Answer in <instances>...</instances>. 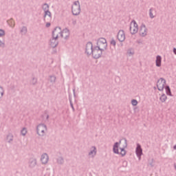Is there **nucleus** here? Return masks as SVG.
<instances>
[{
    "instance_id": "f257e3e1",
    "label": "nucleus",
    "mask_w": 176,
    "mask_h": 176,
    "mask_svg": "<svg viewBox=\"0 0 176 176\" xmlns=\"http://www.w3.org/2000/svg\"><path fill=\"white\" fill-rule=\"evenodd\" d=\"M120 144H122V140L114 143V144L113 145V152L116 155H120L122 157H124V156H126V153H127V152L126 151V148H127V142L124 140V145L122 147H120ZM119 147L120 152H119Z\"/></svg>"
},
{
    "instance_id": "f03ea898",
    "label": "nucleus",
    "mask_w": 176,
    "mask_h": 176,
    "mask_svg": "<svg viewBox=\"0 0 176 176\" xmlns=\"http://www.w3.org/2000/svg\"><path fill=\"white\" fill-rule=\"evenodd\" d=\"M36 133L38 137H45L47 134V126L43 123L36 126Z\"/></svg>"
},
{
    "instance_id": "7ed1b4c3",
    "label": "nucleus",
    "mask_w": 176,
    "mask_h": 176,
    "mask_svg": "<svg viewBox=\"0 0 176 176\" xmlns=\"http://www.w3.org/2000/svg\"><path fill=\"white\" fill-rule=\"evenodd\" d=\"M71 9L73 16H79V14H80V12H82V9L80 8V2L78 0L74 1Z\"/></svg>"
},
{
    "instance_id": "20e7f679",
    "label": "nucleus",
    "mask_w": 176,
    "mask_h": 176,
    "mask_svg": "<svg viewBox=\"0 0 176 176\" xmlns=\"http://www.w3.org/2000/svg\"><path fill=\"white\" fill-rule=\"evenodd\" d=\"M96 47H98L100 50H107L108 47V43H107V39L104 38H99L97 40V45Z\"/></svg>"
},
{
    "instance_id": "39448f33",
    "label": "nucleus",
    "mask_w": 176,
    "mask_h": 176,
    "mask_svg": "<svg viewBox=\"0 0 176 176\" xmlns=\"http://www.w3.org/2000/svg\"><path fill=\"white\" fill-rule=\"evenodd\" d=\"M97 156V147L96 146H91L88 150V157L89 159H94Z\"/></svg>"
},
{
    "instance_id": "423d86ee",
    "label": "nucleus",
    "mask_w": 176,
    "mask_h": 176,
    "mask_svg": "<svg viewBox=\"0 0 176 176\" xmlns=\"http://www.w3.org/2000/svg\"><path fill=\"white\" fill-rule=\"evenodd\" d=\"M102 52H104L103 50H100L98 47H94L91 54H92L94 58H100L102 56Z\"/></svg>"
},
{
    "instance_id": "0eeeda50",
    "label": "nucleus",
    "mask_w": 176,
    "mask_h": 176,
    "mask_svg": "<svg viewBox=\"0 0 176 176\" xmlns=\"http://www.w3.org/2000/svg\"><path fill=\"white\" fill-rule=\"evenodd\" d=\"M130 32L132 35H134L138 32V24L137 22L133 20L131 22L130 24Z\"/></svg>"
},
{
    "instance_id": "6e6552de",
    "label": "nucleus",
    "mask_w": 176,
    "mask_h": 176,
    "mask_svg": "<svg viewBox=\"0 0 176 176\" xmlns=\"http://www.w3.org/2000/svg\"><path fill=\"white\" fill-rule=\"evenodd\" d=\"M139 35L142 38H145L148 35V28L145 24H142L139 28Z\"/></svg>"
},
{
    "instance_id": "1a4fd4ad",
    "label": "nucleus",
    "mask_w": 176,
    "mask_h": 176,
    "mask_svg": "<svg viewBox=\"0 0 176 176\" xmlns=\"http://www.w3.org/2000/svg\"><path fill=\"white\" fill-rule=\"evenodd\" d=\"M166 86V80L163 78H160L157 82V87L160 91H163Z\"/></svg>"
},
{
    "instance_id": "9d476101",
    "label": "nucleus",
    "mask_w": 176,
    "mask_h": 176,
    "mask_svg": "<svg viewBox=\"0 0 176 176\" xmlns=\"http://www.w3.org/2000/svg\"><path fill=\"white\" fill-rule=\"evenodd\" d=\"M61 28L56 27L52 31V38H55L56 39H58L59 38H61Z\"/></svg>"
},
{
    "instance_id": "9b49d317",
    "label": "nucleus",
    "mask_w": 176,
    "mask_h": 176,
    "mask_svg": "<svg viewBox=\"0 0 176 176\" xmlns=\"http://www.w3.org/2000/svg\"><path fill=\"white\" fill-rule=\"evenodd\" d=\"M135 155L138 158V160H141V156H142L143 153H142V147L141 146V144H140V143H138L136 144Z\"/></svg>"
},
{
    "instance_id": "f8f14e48",
    "label": "nucleus",
    "mask_w": 176,
    "mask_h": 176,
    "mask_svg": "<svg viewBox=\"0 0 176 176\" xmlns=\"http://www.w3.org/2000/svg\"><path fill=\"white\" fill-rule=\"evenodd\" d=\"M117 38L119 42H124V41H126V33H124V30H120L118 31Z\"/></svg>"
},
{
    "instance_id": "ddd939ff",
    "label": "nucleus",
    "mask_w": 176,
    "mask_h": 176,
    "mask_svg": "<svg viewBox=\"0 0 176 176\" xmlns=\"http://www.w3.org/2000/svg\"><path fill=\"white\" fill-rule=\"evenodd\" d=\"M94 48H93V43H91V42H88L86 44L85 46V53L86 54H87L88 56L91 55V54L93 53V50Z\"/></svg>"
},
{
    "instance_id": "4468645a",
    "label": "nucleus",
    "mask_w": 176,
    "mask_h": 176,
    "mask_svg": "<svg viewBox=\"0 0 176 176\" xmlns=\"http://www.w3.org/2000/svg\"><path fill=\"white\" fill-rule=\"evenodd\" d=\"M70 34L69 30L68 28H65L61 30L60 38H63V39H68Z\"/></svg>"
},
{
    "instance_id": "2eb2a0df",
    "label": "nucleus",
    "mask_w": 176,
    "mask_h": 176,
    "mask_svg": "<svg viewBox=\"0 0 176 176\" xmlns=\"http://www.w3.org/2000/svg\"><path fill=\"white\" fill-rule=\"evenodd\" d=\"M148 15L150 19H155L157 16V10L155 8H151L148 10Z\"/></svg>"
},
{
    "instance_id": "dca6fc26",
    "label": "nucleus",
    "mask_w": 176,
    "mask_h": 176,
    "mask_svg": "<svg viewBox=\"0 0 176 176\" xmlns=\"http://www.w3.org/2000/svg\"><path fill=\"white\" fill-rule=\"evenodd\" d=\"M41 162L42 164H47L49 163V155L47 153H44L41 156Z\"/></svg>"
},
{
    "instance_id": "f3484780",
    "label": "nucleus",
    "mask_w": 176,
    "mask_h": 176,
    "mask_svg": "<svg viewBox=\"0 0 176 176\" xmlns=\"http://www.w3.org/2000/svg\"><path fill=\"white\" fill-rule=\"evenodd\" d=\"M58 38H56L54 37H52L50 42H49V45L50 46V47H57V46L58 45Z\"/></svg>"
},
{
    "instance_id": "a211bd4d",
    "label": "nucleus",
    "mask_w": 176,
    "mask_h": 176,
    "mask_svg": "<svg viewBox=\"0 0 176 176\" xmlns=\"http://www.w3.org/2000/svg\"><path fill=\"white\" fill-rule=\"evenodd\" d=\"M162 56L160 55H157L155 57V66L157 68H160V67H162Z\"/></svg>"
},
{
    "instance_id": "6ab92c4d",
    "label": "nucleus",
    "mask_w": 176,
    "mask_h": 176,
    "mask_svg": "<svg viewBox=\"0 0 176 176\" xmlns=\"http://www.w3.org/2000/svg\"><path fill=\"white\" fill-rule=\"evenodd\" d=\"M37 164L36 159L30 158L28 162L30 168H34Z\"/></svg>"
},
{
    "instance_id": "aec40b11",
    "label": "nucleus",
    "mask_w": 176,
    "mask_h": 176,
    "mask_svg": "<svg viewBox=\"0 0 176 176\" xmlns=\"http://www.w3.org/2000/svg\"><path fill=\"white\" fill-rule=\"evenodd\" d=\"M13 134L8 133L6 136V140L7 141V142H8V144H12L13 142Z\"/></svg>"
},
{
    "instance_id": "412c9836",
    "label": "nucleus",
    "mask_w": 176,
    "mask_h": 176,
    "mask_svg": "<svg viewBox=\"0 0 176 176\" xmlns=\"http://www.w3.org/2000/svg\"><path fill=\"white\" fill-rule=\"evenodd\" d=\"M28 31V30L27 29V27L26 26H23L20 30V33L22 35H25V34H27Z\"/></svg>"
},
{
    "instance_id": "4be33fe9",
    "label": "nucleus",
    "mask_w": 176,
    "mask_h": 176,
    "mask_svg": "<svg viewBox=\"0 0 176 176\" xmlns=\"http://www.w3.org/2000/svg\"><path fill=\"white\" fill-rule=\"evenodd\" d=\"M4 96H5V89L2 86H0V100H2Z\"/></svg>"
},
{
    "instance_id": "5701e85b",
    "label": "nucleus",
    "mask_w": 176,
    "mask_h": 176,
    "mask_svg": "<svg viewBox=\"0 0 176 176\" xmlns=\"http://www.w3.org/2000/svg\"><path fill=\"white\" fill-rule=\"evenodd\" d=\"M165 91H166L167 96H170V97L173 96V94H171V89H170L169 86L165 87Z\"/></svg>"
},
{
    "instance_id": "b1692460",
    "label": "nucleus",
    "mask_w": 176,
    "mask_h": 176,
    "mask_svg": "<svg viewBox=\"0 0 176 176\" xmlns=\"http://www.w3.org/2000/svg\"><path fill=\"white\" fill-rule=\"evenodd\" d=\"M48 16L50 20H52V12L48 10L47 11H44V19H46V16Z\"/></svg>"
},
{
    "instance_id": "393cba45",
    "label": "nucleus",
    "mask_w": 176,
    "mask_h": 176,
    "mask_svg": "<svg viewBox=\"0 0 176 176\" xmlns=\"http://www.w3.org/2000/svg\"><path fill=\"white\" fill-rule=\"evenodd\" d=\"M160 100L161 102H166V101H167V96H166L164 94H162L160 97Z\"/></svg>"
},
{
    "instance_id": "a878e982",
    "label": "nucleus",
    "mask_w": 176,
    "mask_h": 176,
    "mask_svg": "<svg viewBox=\"0 0 176 176\" xmlns=\"http://www.w3.org/2000/svg\"><path fill=\"white\" fill-rule=\"evenodd\" d=\"M56 163L57 164H64V158H63V157H58L56 159Z\"/></svg>"
},
{
    "instance_id": "bb28decb",
    "label": "nucleus",
    "mask_w": 176,
    "mask_h": 176,
    "mask_svg": "<svg viewBox=\"0 0 176 176\" xmlns=\"http://www.w3.org/2000/svg\"><path fill=\"white\" fill-rule=\"evenodd\" d=\"M27 133H28V131L27 130V128H25V127H23L21 130V135H23V137H25V135H27Z\"/></svg>"
},
{
    "instance_id": "cd10ccee",
    "label": "nucleus",
    "mask_w": 176,
    "mask_h": 176,
    "mask_svg": "<svg viewBox=\"0 0 176 176\" xmlns=\"http://www.w3.org/2000/svg\"><path fill=\"white\" fill-rule=\"evenodd\" d=\"M50 6H49V4L47 3H44L42 5V9L43 10H44V12H47V10H49Z\"/></svg>"
},
{
    "instance_id": "c85d7f7f",
    "label": "nucleus",
    "mask_w": 176,
    "mask_h": 176,
    "mask_svg": "<svg viewBox=\"0 0 176 176\" xmlns=\"http://www.w3.org/2000/svg\"><path fill=\"white\" fill-rule=\"evenodd\" d=\"M6 44L5 43V38H0V47L5 48Z\"/></svg>"
},
{
    "instance_id": "c756f323",
    "label": "nucleus",
    "mask_w": 176,
    "mask_h": 176,
    "mask_svg": "<svg viewBox=\"0 0 176 176\" xmlns=\"http://www.w3.org/2000/svg\"><path fill=\"white\" fill-rule=\"evenodd\" d=\"M5 35H6V32L3 29H0V38H5Z\"/></svg>"
},
{
    "instance_id": "7c9ffc66",
    "label": "nucleus",
    "mask_w": 176,
    "mask_h": 176,
    "mask_svg": "<svg viewBox=\"0 0 176 176\" xmlns=\"http://www.w3.org/2000/svg\"><path fill=\"white\" fill-rule=\"evenodd\" d=\"M49 80H50V82H51V83H55L56 82V76H50Z\"/></svg>"
},
{
    "instance_id": "2f4dec72",
    "label": "nucleus",
    "mask_w": 176,
    "mask_h": 176,
    "mask_svg": "<svg viewBox=\"0 0 176 176\" xmlns=\"http://www.w3.org/2000/svg\"><path fill=\"white\" fill-rule=\"evenodd\" d=\"M131 104L133 105V107H137V105H138V101H137L135 99H133L131 101Z\"/></svg>"
},
{
    "instance_id": "473e14b6",
    "label": "nucleus",
    "mask_w": 176,
    "mask_h": 176,
    "mask_svg": "<svg viewBox=\"0 0 176 176\" xmlns=\"http://www.w3.org/2000/svg\"><path fill=\"white\" fill-rule=\"evenodd\" d=\"M110 45L113 46L114 47L116 46V41L115 39H111L110 41Z\"/></svg>"
},
{
    "instance_id": "72a5a7b5",
    "label": "nucleus",
    "mask_w": 176,
    "mask_h": 176,
    "mask_svg": "<svg viewBox=\"0 0 176 176\" xmlns=\"http://www.w3.org/2000/svg\"><path fill=\"white\" fill-rule=\"evenodd\" d=\"M38 82V80L36 78H33L31 80L30 83L32 85H36V82Z\"/></svg>"
},
{
    "instance_id": "f704fd0d",
    "label": "nucleus",
    "mask_w": 176,
    "mask_h": 176,
    "mask_svg": "<svg viewBox=\"0 0 176 176\" xmlns=\"http://www.w3.org/2000/svg\"><path fill=\"white\" fill-rule=\"evenodd\" d=\"M70 106H71L72 110L74 111H75V108L74 107V104H72V102H70Z\"/></svg>"
},
{
    "instance_id": "c9c22d12",
    "label": "nucleus",
    "mask_w": 176,
    "mask_h": 176,
    "mask_svg": "<svg viewBox=\"0 0 176 176\" xmlns=\"http://www.w3.org/2000/svg\"><path fill=\"white\" fill-rule=\"evenodd\" d=\"M50 23H47L45 27H47V28H49V27H50Z\"/></svg>"
},
{
    "instance_id": "e433bc0d",
    "label": "nucleus",
    "mask_w": 176,
    "mask_h": 176,
    "mask_svg": "<svg viewBox=\"0 0 176 176\" xmlns=\"http://www.w3.org/2000/svg\"><path fill=\"white\" fill-rule=\"evenodd\" d=\"M173 53L176 55V48H173Z\"/></svg>"
},
{
    "instance_id": "4c0bfd02",
    "label": "nucleus",
    "mask_w": 176,
    "mask_h": 176,
    "mask_svg": "<svg viewBox=\"0 0 176 176\" xmlns=\"http://www.w3.org/2000/svg\"><path fill=\"white\" fill-rule=\"evenodd\" d=\"M174 168L176 170V162L173 164Z\"/></svg>"
},
{
    "instance_id": "58836bf2",
    "label": "nucleus",
    "mask_w": 176,
    "mask_h": 176,
    "mask_svg": "<svg viewBox=\"0 0 176 176\" xmlns=\"http://www.w3.org/2000/svg\"><path fill=\"white\" fill-rule=\"evenodd\" d=\"M73 24H76V21H73Z\"/></svg>"
},
{
    "instance_id": "ea45409f",
    "label": "nucleus",
    "mask_w": 176,
    "mask_h": 176,
    "mask_svg": "<svg viewBox=\"0 0 176 176\" xmlns=\"http://www.w3.org/2000/svg\"><path fill=\"white\" fill-rule=\"evenodd\" d=\"M173 149H176V144L173 146Z\"/></svg>"
},
{
    "instance_id": "a19ab883",
    "label": "nucleus",
    "mask_w": 176,
    "mask_h": 176,
    "mask_svg": "<svg viewBox=\"0 0 176 176\" xmlns=\"http://www.w3.org/2000/svg\"><path fill=\"white\" fill-rule=\"evenodd\" d=\"M130 54H134V53H133V52H132V53H131V52H130Z\"/></svg>"
},
{
    "instance_id": "79ce46f5",
    "label": "nucleus",
    "mask_w": 176,
    "mask_h": 176,
    "mask_svg": "<svg viewBox=\"0 0 176 176\" xmlns=\"http://www.w3.org/2000/svg\"><path fill=\"white\" fill-rule=\"evenodd\" d=\"M12 27H14V25H13Z\"/></svg>"
}]
</instances>
